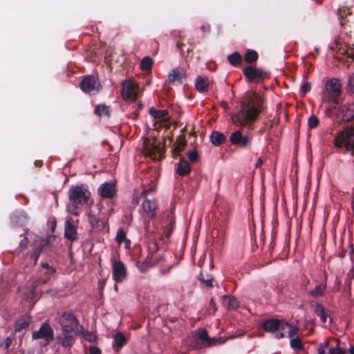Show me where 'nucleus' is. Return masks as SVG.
Listing matches in <instances>:
<instances>
[{
  "label": "nucleus",
  "instance_id": "obj_28",
  "mask_svg": "<svg viewBox=\"0 0 354 354\" xmlns=\"http://www.w3.org/2000/svg\"><path fill=\"white\" fill-rule=\"evenodd\" d=\"M223 305L229 310L236 309L239 304L236 298L233 296L224 295L222 297Z\"/></svg>",
  "mask_w": 354,
  "mask_h": 354
},
{
  "label": "nucleus",
  "instance_id": "obj_63",
  "mask_svg": "<svg viewBox=\"0 0 354 354\" xmlns=\"http://www.w3.org/2000/svg\"><path fill=\"white\" fill-rule=\"evenodd\" d=\"M263 165V160H262V158H258V160H257V162L255 164V168L258 169V168H261V166Z\"/></svg>",
  "mask_w": 354,
  "mask_h": 354
},
{
  "label": "nucleus",
  "instance_id": "obj_56",
  "mask_svg": "<svg viewBox=\"0 0 354 354\" xmlns=\"http://www.w3.org/2000/svg\"><path fill=\"white\" fill-rule=\"evenodd\" d=\"M216 304L213 297L211 298L209 305V310L212 313H214L216 311Z\"/></svg>",
  "mask_w": 354,
  "mask_h": 354
},
{
  "label": "nucleus",
  "instance_id": "obj_38",
  "mask_svg": "<svg viewBox=\"0 0 354 354\" xmlns=\"http://www.w3.org/2000/svg\"><path fill=\"white\" fill-rule=\"evenodd\" d=\"M94 113L97 116L106 115L107 117L110 116V110L109 106L105 104H98L95 106Z\"/></svg>",
  "mask_w": 354,
  "mask_h": 354
},
{
  "label": "nucleus",
  "instance_id": "obj_24",
  "mask_svg": "<svg viewBox=\"0 0 354 354\" xmlns=\"http://www.w3.org/2000/svg\"><path fill=\"white\" fill-rule=\"evenodd\" d=\"M196 89L201 93H205L208 91L209 80L207 77L198 76L195 81Z\"/></svg>",
  "mask_w": 354,
  "mask_h": 354
},
{
  "label": "nucleus",
  "instance_id": "obj_34",
  "mask_svg": "<svg viewBox=\"0 0 354 354\" xmlns=\"http://www.w3.org/2000/svg\"><path fill=\"white\" fill-rule=\"evenodd\" d=\"M30 323V319L29 317H22L17 319L15 322V331L20 332L23 329L28 327Z\"/></svg>",
  "mask_w": 354,
  "mask_h": 354
},
{
  "label": "nucleus",
  "instance_id": "obj_43",
  "mask_svg": "<svg viewBox=\"0 0 354 354\" xmlns=\"http://www.w3.org/2000/svg\"><path fill=\"white\" fill-rule=\"evenodd\" d=\"M290 344L291 348L295 351H302L304 348L301 339L299 337L292 338L290 342Z\"/></svg>",
  "mask_w": 354,
  "mask_h": 354
},
{
  "label": "nucleus",
  "instance_id": "obj_55",
  "mask_svg": "<svg viewBox=\"0 0 354 354\" xmlns=\"http://www.w3.org/2000/svg\"><path fill=\"white\" fill-rule=\"evenodd\" d=\"M41 266L42 268L49 271V274H53L56 272V269L50 266L48 263H41Z\"/></svg>",
  "mask_w": 354,
  "mask_h": 354
},
{
  "label": "nucleus",
  "instance_id": "obj_32",
  "mask_svg": "<svg viewBox=\"0 0 354 354\" xmlns=\"http://www.w3.org/2000/svg\"><path fill=\"white\" fill-rule=\"evenodd\" d=\"M114 346L118 350L127 343L126 336L121 332H118L113 339Z\"/></svg>",
  "mask_w": 354,
  "mask_h": 354
},
{
  "label": "nucleus",
  "instance_id": "obj_17",
  "mask_svg": "<svg viewBox=\"0 0 354 354\" xmlns=\"http://www.w3.org/2000/svg\"><path fill=\"white\" fill-rule=\"evenodd\" d=\"M115 187L112 183H104L98 188L100 196L104 198H111L115 194Z\"/></svg>",
  "mask_w": 354,
  "mask_h": 354
},
{
  "label": "nucleus",
  "instance_id": "obj_54",
  "mask_svg": "<svg viewBox=\"0 0 354 354\" xmlns=\"http://www.w3.org/2000/svg\"><path fill=\"white\" fill-rule=\"evenodd\" d=\"M289 330H288V337H293L295 335H296L299 329L297 326H289Z\"/></svg>",
  "mask_w": 354,
  "mask_h": 354
},
{
  "label": "nucleus",
  "instance_id": "obj_12",
  "mask_svg": "<svg viewBox=\"0 0 354 354\" xmlns=\"http://www.w3.org/2000/svg\"><path fill=\"white\" fill-rule=\"evenodd\" d=\"M112 269H113V278L116 283H120L124 281L127 277V270L122 262L120 261H116L115 259L112 261Z\"/></svg>",
  "mask_w": 354,
  "mask_h": 354
},
{
  "label": "nucleus",
  "instance_id": "obj_50",
  "mask_svg": "<svg viewBox=\"0 0 354 354\" xmlns=\"http://www.w3.org/2000/svg\"><path fill=\"white\" fill-rule=\"evenodd\" d=\"M28 240L26 236H24L19 243V248L15 250V252L20 253L24 249L28 246Z\"/></svg>",
  "mask_w": 354,
  "mask_h": 354
},
{
  "label": "nucleus",
  "instance_id": "obj_45",
  "mask_svg": "<svg viewBox=\"0 0 354 354\" xmlns=\"http://www.w3.org/2000/svg\"><path fill=\"white\" fill-rule=\"evenodd\" d=\"M319 120L317 117L312 115L308 120V125L310 129H315L318 127Z\"/></svg>",
  "mask_w": 354,
  "mask_h": 354
},
{
  "label": "nucleus",
  "instance_id": "obj_27",
  "mask_svg": "<svg viewBox=\"0 0 354 354\" xmlns=\"http://www.w3.org/2000/svg\"><path fill=\"white\" fill-rule=\"evenodd\" d=\"M210 140L213 145L220 146L225 143L227 139L223 133L214 131L210 136Z\"/></svg>",
  "mask_w": 354,
  "mask_h": 354
},
{
  "label": "nucleus",
  "instance_id": "obj_23",
  "mask_svg": "<svg viewBox=\"0 0 354 354\" xmlns=\"http://www.w3.org/2000/svg\"><path fill=\"white\" fill-rule=\"evenodd\" d=\"M175 225V218L173 213H169L167 216V224L164 227V234L167 239H169L174 230Z\"/></svg>",
  "mask_w": 354,
  "mask_h": 354
},
{
  "label": "nucleus",
  "instance_id": "obj_59",
  "mask_svg": "<svg viewBox=\"0 0 354 354\" xmlns=\"http://www.w3.org/2000/svg\"><path fill=\"white\" fill-rule=\"evenodd\" d=\"M89 353L90 354H102L101 350L95 346H89Z\"/></svg>",
  "mask_w": 354,
  "mask_h": 354
},
{
  "label": "nucleus",
  "instance_id": "obj_25",
  "mask_svg": "<svg viewBox=\"0 0 354 354\" xmlns=\"http://www.w3.org/2000/svg\"><path fill=\"white\" fill-rule=\"evenodd\" d=\"M187 145V141L184 136H179L175 142L174 147L172 149V155L174 157L180 156V153L184 150Z\"/></svg>",
  "mask_w": 354,
  "mask_h": 354
},
{
  "label": "nucleus",
  "instance_id": "obj_35",
  "mask_svg": "<svg viewBox=\"0 0 354 354\" xmlns=\"http://www.w3.org/2000/svg\"><path fill=\"white\" fill-rule=\"evenodd\" d=\"M49 245V241L48 239H39L34 242V251L39 252L41 254L44 248Z\"/></svg>",
  "mask_w": 354,
  "mask_h": 354
},
{
  "label": "nucleus",
  "instance_id": "obj_14",
  "mask_svg": "<svg viewBox=\"0 0 354 354\" xmlns=\"http://www.w3.org/2000/svg\"><path fill=\"white\" fill-rule=\"evenodd\" d=\"M337 113L342 115L343 122H350L354 118V104L337 105Z\"/></svg>",
  "mask_w": 354,
  "mask_h": 354
},
{
  "label": "nucleus",
  "instance_id": "obj_6",
  "mask_svg": "<svg viewBox=\"0 0 354 354\" xmlns=\"http://www.w3.org/2000/svg\"><path fill=\"white\" fill-rule=\"evenodd\" d=\"M243 74L247 82H263L265 79L269 78L270 73L261 68H255L252 66H247L243 69Z\"/></svg>",
  "mask_w": 354,
  "mask_h": 354
},
{
  "label": "nucleus",
  "instance_id": "obj_44",
  "mask_svg": "<svg viewBox=\"0 0 354 354\" xmlns=\"http://www.w3.org/2000/svg\"><path fill=\"white\" fill-rule=\"evenodd\" d=\"M198 280L201 281L202 283H205L206 286L207 287H212L213 286V277H209L207 274H205L204 273L201 272L198 275Z\"/></svg>",
  "mask_w": 354,
  "mask_h": 354
},
{
  "label": "nucleus",
  "instance_id": "obj_58",
  "mask_svg": "<svg viewBox=\"0 0 354 354\" xmlns=\"http://www.w3.org/2000/svg\"><path fill=\"white\" fill-rule=\"evenodd\" d=\"M328 354H344V351L337 347L331 348Z\"/></svg>",
  "mask_w": 354,
  "mask_h": 354
},
{
  "label": "nucleus",
  "instance_id": "obj_47",
  "mask_svg": "<svg viewBox=\"0 0 354 354\" xmlns=\"http://www.w3.org/2000/svg\"><path fill=\"white\" fill-rule=\"evenodd\" d=\"M347 91L351 95L354 96V75L350 76L348 78Z\"/></svg>",
  "mask_w": 354,
  "mask_h": 354
},
{
  "label": "nucleus",
  "instance_id": "obj_26",
  "mask_svg": "<svg viewBox=\"0 0 354 354\" xmlns=\"http://www.w3.org/2000/svg\"><path fill=\"white\" fill-rule=\"evenodd\" d=\"M190 171L191 167L189 162L186 160L182 158L178 164L176 173L180 176H185L188 175Z\"/></svg>",
  "mask_w": 354,
  "mask_h": 354
},
{
  "label": "nucleus",
  "instance_id": "obj_53",
  "mask_svg": "<svg viewBox=\"0 0 354 354\" xmlns=\"http://www.w3.org/2000/svg\"><path fill=\"white\" fill-rule=\"evenodd\" d=\"M335 110L337 111V104H334V106H328V108H326V110H325V115L327 117L330 118V117L333 116V111Z\"/></svg>",
  "mask_w": 354,
  "mask_h": 354
},
{
  "label": "nucleus",
  "instance_id": "obj_10",
  "mask_svg": "<svg viewBox=\"0 0 354 354\" xmlns=\"http://www.w3.org/2000/svg\"><path fill=\"white\" fill-rule=\"evenodd\" d=\"M80 86L83 92L90 95L97 93L100 88V84L97 82L93 75L84 76L80 82Z\"/></svg>",
  "mask_w": 354,
  "mask_h": 354
},
{
  "label": "nucleus",
  "instance_id": "obj_31",
  "mask_svg": "<svg viewBox=\"0 0 354 354\" xmlns=\"http://www.w3.org/2000/svg\"><path fill=\"white\" fill-rule=\"evenodd\" d=\"M314 313L320 318L322 323L325 324L327 321L328 315L325 311L324 306L319 303H317L314 307Z\"/></svg>",
  "mask_w": 354,
  "mask_h": 354
},
{
  "label": "nucleus",
  "instance_id": "obj_49",
  "mask_svg": "<svg viewBox=\"0 0 354 354\" xmlns=\"http://www.w3.org/2000/svg\"><path fill=\"white\" fill-rule=\"evenodd\" d=\"M187 156L192 162H196L199 158V155L196 150L189 151L187 153Z\"/></svg>",
  "mask_w": 354,
  "mask_h": 354
},
{
  "label": "nucleus",
  "instance_id": "obj_2",
  "mask_svg": "<svg viewBox=\"0 0 354 354\" xmlns=\"http://www.w3.org/2000/svg\"><path fill=\"white\" fill-rule=\"evenodd\" d=\"M90 197L91 192L86 185L81 184L71 186L68 191L70 203L67 206L68 212L74 216H78V209L88 203Z\"/></svg>",
  "mask_w": 354,
  "mask_h": 354
},
{
  "label": "nucleus",
  "instance_id": "obj_64",
  "mask_svg": "<svg viewBox=\"0 0 354 354\" xmlns=\"http://www.w3.org/2000/svg\"><path fill=\"white\" fill-rule=\"evenodd\" d=\"M152 191L151 189H145L142 191V195L144 196V197H147V194L151 192Z\"/></svg>",
  "mask_w": 354,
  "mask_h": 354
},
{
  "label": "nucleus",
  "instance_id": "obj_9",
  "mask_svg": "<svg viewBox=\"0 0 354 354\" xmlns=\"http://www.w3.org/2000/svg\"><path fill=\"white\" fill-rule=\"evenodd\" d=\"M253 136L250 133L243 135L240 130L232 132L230 136V141L233 145L241 149H247L252 145Z\"/></svg>",
  "mask_w": 354,
  "mask_h": 354
},
{
  "label": "nucleus",
  "instance_id": "obj_1",
  "mask_svg": "<svg viewBox=\"0 0 354 354\" xmlns=\"http://www.w3.org/2000/svg\"><path fill=\"white\" fill-rule=\"evenodd\" d=\"M263 109V101L259 96L249 95L241 102L240 110L233 115V122L242 127L252 124Z\"/></svg>",
  "mask_w": 354,
  "mask_h": 354
},
{
  "label": "nucleus",
  "instance_id": "obj_36",
  "mask_svg": "<svg viewBox=\"0 0 354 354\" xmlns=\"http://www.w3.org/2000/svg\"><path fill=\"white\" fill-rule=\"evenodd\" d=\"M259 55L257 51L252 49H248L244 55V60L248 64H252L257 61Z\"/></svg>",
  "mask_w": 354,
  "mask_h": 354
},
{
  "label": "nucleus",
  "instance_id": "obj_18",
  "mask_svg": "<svg viewBox=\"0 0 354 354\" xmlns=\"http://www.w3.org/2000/svg\"><path fill=\"white\" fill-rule=\"evenodd\" d=\"M183 78H185V73L183 69L178 68L172 69L168 75V80L173 85L181 84Z\"/></svg>",
  "mask_w": 354,
  "mask_h": 354
},
{
  "label": "nucleus",
  "instance_id": "obj_30",
  "mask_svg": "<svg viewBox=\"0 0 354 354\" xmlns=\"http://www.w3.org/2000/svg\"><path fill=\"white\" fill-rule=\"evenodd\" d=\"M201 341L202 343L207 346L212 345V339L209 337L207 332L205 329H200L196 335V342Z\"/></svg>",
  "mask_w": 354,
  "mask_h": 354
},
{
  "label": "nucleus",
  "instance_id": "obj_33",
  "mask_svg": "<svg viewBox=\"0 0 354 354\" xmlns=\"http://www.w3.org/2000/svg\"><path fill=\"white\" fill-rule=\"evenodd\" d=\"M149 113L154 119L162 120L168 115V111L166 109H156L154 107H151L149 109Z\"/></svg>",
  "mask_w": 354,
  "mask_h": 354
},
{
  "label": "nucleus",
  "instance_id": "obj_51",
  "mask_svg": "<svg viewBox=\"0 0 354 354\" xmlns=\"http://www.w3.org/2000/svg\"><path fill=\"white\" fill-rule=\"evenodd\" d=\"M12 343V339L10 337H7L4 341L0 343V348H3V350L7 351Z\"/></svg>",
  "mask_w": 354,
  "mask_h": 354
},
{
  "label": "nucleus",
  "instance_id": "obj_57",
  "mask_svg": "<svg viewBox=\"0 0 354 354\" xmlns=\"http://www.w3.org/2000/svg\"><path fill=\"white\" fill-rule=\"evenodd\" d=\"M329 345L328 342H324V343H321L319 346H318V354H326L325 353V348L326 347H328Z\"/></svg>",
  "mask_w": 354,
  "mask_h": 354
},
{
  "label": "nucleus",
  "instance_id": "obj_60",
  "mask_svg": "<svg viewBox=\"0 0 354 354\" xmlns=\"http://www.w3.org/2000/svg\"><path fill=\"white\" fill-rule=\"evenodd\" d=\"M279 330H284L286 328H288L290 326V324L288 322H283L282 320H279Z\"/></svg>",
  "mask_w": 354,
  "mask_h": 354
},
{
  "label": "nucleus",
  "instance_id": "obj_40",
  "mask_svg": "<svg viewBox=\"0 0 354 354\" xmlns=\"http://www.w3.org/2000/svg\"><path fill=\"white\" fill-rule=\"evenodd\" d=\"M79 330V334H81L86 341L89 342H93L97 339V337L95 335H93L91 332L85 330L82 326L80 327Z\"/></svg>",
  "mask_w": 354,
  "mask_h": 354
},
{
  "label": "nucleus",
  "instance_id": "obj_48",
  "mask_svg": "<svg viewBox=\"0 0 354 354\" xmlns=\"http://www.w3.org/2000/svg\"><path fill=\"white\" fill-rule=\"evenodd\" d=\"M311 84L308 82H304L300 88V95L302 97H304L306 94L310 91Z\"/></svg>",
  "mask_w": 354,
  "mask_h": 354
},
{
  "label": "nucleus",
  "instance_id": "obj_7",
  "mask_svg": "<svg viewBox=\"0 0 354 354\" xmlns=\"http://www.w3.org/2000/svg\"><path fill=\"white\" fill-rule=\"evenodd\" d=\"M325 90L332 98L331 101L333 104L339 105V97L342 94V84L340 80L335 77L328 79L325 84Z\"/></svg>",
  "mask_w": 354,
  "mask_h": 354
},
{
  "label": "nucleus",
  "instance_id": "obj_15",
  "mask_svg": "<svg viewBox=\"0 0 354 354\" xmlns=\"http://www.w3.org/2000/svg\"><path fill=\"white\" fill-rule=\"evenodd\" d=\"M142 207L145 212V217L149 220L153 219L155 218L157 208V204L156 200H149L145 198V201L142 203Z\"/></svg>",
  "mask_w": 354,
  "mask_h": 354
},
{
  "label": "nucleus",
  "instance_id": "obj_29",
  "mask_svg": "<svg viewBox=\"0 0 354 354\" xmlns=\"http://www.w3.org/2000/svg\"><path fill=\"white\" fill-rule=\"evenodd\" d=\"M326 283H320L315 286V288L310 290L309 295L315 298L322 297L326 290Z\"/></svg>",
  "mask_w": 354,
  "mask_h": 354
},
{
  "label": "nucleus",
  "instance_id": "obj_8",
  "mask_svg": "<svg viewBox=\"0 0 354 354\" xmlns=\"http://www.w3.org/2000/svg\"><path fill=\"white\" fill-rule=\"evenodd\" d=\"M68 326L61 328V334L57 335V339L64 348L71 347L76 341V337L79 334L77 329H69Z\"/></svg>",
  "mask_w": 354,
  "mask_h": 354
},
{
  "label": "nucleus",
  "instance_id": "obj_46",
  "mask_svg": "<svg viewBox=\"0 0 354 354\" xmlns=\"http://www.w3.org/2000/svg\"><path fill=\"white\" fill-rule=\"evenodd\" d=\"M136 267L142 273H145L147 272L148 269L149 268H151L147 263V258L145 259V261H137L136 262Z\"/></svg>",
  "mask_w": 354,
  "mask_h": 354
},
{
  "label": "nucleus",
  "instance_id": "obj_61",
  "mask_svg": "<svg viewBox=\"0 0 354 354\" xmlns=\"http://www.w3.org/2000/svg\"><path fill=\"white\" fill-rule=\"evenodd\" d=\"M201 29L204 32H209L211 30V26L209 24H204L201 26Z\"/></svg>",
  "mask_w": 354,
  "mask_h": 354
},
{
  "label": "nucleus",
  "instance_id": "obj_21",
  "mask_svg": "<svg viewBox=\"0 0 354 354\" xmlns=\"http://www.w3.org/2000/svg\"><path fill=\"white\" fill-rule=\"evenodd\" d=\"M88 221L92 228L96 230H103L105 227L104 221L94 215L91 211L88 214Z\"/></svg>",
  "mask_w": 354,
  "mask_h": 354
},
{
  "label": "nucleus",
  "instance_id": "obj_39",
  "mask_svg": "<svg viewBox=\"0 0 354 354\" xmlns=\"http://www.w3.org/2000/svg\"><path fill=\"white\" fill-rule=\"evenodd\" d=\"M115 239L118 243H125L126 248H129L131 244L129 239H127L126 232L122 230H120L116 234Z\"/></svg>",
  "mask_w": 354,
  "mask_h": 354
},
{
  "label": "nucleus",
  "instance_id": "obj_19",
  "mask_svg": "<svg viewBox=\"0 0 354 354\" xmlns=\"http://www.w3.org/2000/svg\"><path fill=\"white\" fill-rule=\"evenodd\" d=\"M64 237L71 242L76 241L79 239L77 230L70 221L65 222Z\"/></svg>",
  "mask_w": 354,
  "mask_h": 354
},
{
  "label": "nucleus",
  "instance_id": "obj_22",
  "mask_svg": "<svg viewBox=\"0 0 354 354\" xmlns=\"http://www.w3.org/2000/svg\"><path fill=\"white\" fill-rule=\"evenodd\" d=\"M144 151L146 156L153 159H156L157 153L161 156L162 153V149L158 146L155 145H149L146 142H145Z\"/></svg>",
  "mask_w": 354,
  "mask_h": 354
},
{
  "label": "nucleus",
  "instance_id": "obj_37",
  "mask_svg": "<svg viewBox=\"0 0 354 354\" xmlns=\"http://www.w3.org/2000/svg\"><path fill=\"white\" fill-rule=\"evenodd\" d=\"M227 61L233 66H238L242 62V56L238 52H234L232 54L227 55Z\"/></svg>",
  "mask_w": 354,
  "mask_h": 354
},
{
  "label": "nucleus",
  "instance_id": "obj_16",
  "mask_svg": "<svg viewBox=\"0 0 354 354\" xmlns=\"http://www.w3.org/2000/svg\"><path fill=\"white\" fill-rule=\"evenodd\" d=\"M122 86L121 95L123 99L129 100L136 97L137 93L135 91V86L131 80H126L123 81Z\"/></svg>",
  "mask_w": 354,
  "mask_h": 354
},
{
  "label": "nucleus",
  "instance_id": "obj_20",
  "mask_svg": "<svg viewBox=\"0 0 354 354\" xmlns=\"http://www.w3.org/2000/svg\"><path fill=\"white\" fill-rule=\"evenodd\" d=\"M279 319H269L264 320L261 326V328L266 332L275 333L279 330Z\"/></svg>",
  "mask_w": 354,
  "mask_h": 354
},
{
  "label": "nucleus",
  "instance_id": "obj_5",
  "mask_svg": "<svg viewBox=\"0 0 354 354\" xmlns=\"http://www.w3.org/2000/svg\"><path fill=\"white\" fill-rule=\"evenodd\" d=\"M54 330L48 322H44L39 330L33 331L32 339L33 340L42 339V346H47L54 340Z\"/></svg>",
  "mask_w": 354,
  "mask_h": 354
},
{
  "label": "nucleus",
  "instance_id": "obj_62",
  "mask_svg": "<svg viewBox=\"0 0 354 354\" xmlns=\"http://www.w3.org/2000/svg\"><path fill=\"white\" fill-rule=\"evenodd\" d=\"M350 257L351 261L354 263V245H351V248L350 251Z\"/></svg>",
  "mask_w": 354,
  "mask_h": 354
},
{
  "label": "nucleus",
  "instance_id": "obj_4",
  "mask_svg": "<svg viewBox=\"0 0 354 354\" xmlns=\"http://www.w3.org/2000/svg\"><path fill=\"white\" fill-rule=\"evenodd\" d=\"M44 274L46 276V278H40L32 283L30 291L27 295V299L30 302L35 304L44 292H48V290H44L41 286L50 280V277L52 274H49V271L47 270Z\"/></svg>",
  "mask_w": 354,
  "mask_h": 354
},
{
  "label": "nucleus",
  "instance_id": "obj_41",
  "mask_svg": "<svg viewBox=\"0 0 354 354\" xmlns=\"http://www.w3.org/2000/svg\"><path fill=\"white\" fill-rule=\"evenodd\" d=\"M153 65V60L152 59L149 57L146 56L140 62V68L142 71H147L151 69Z\"/></svg>",
  "mask_w": 354,
  "mask_h": 354
},
{
  "label": "nucleus",
  "instance_id": "obj_42",
  "mask_svg": "<svg viewBox=\"0 0 354 354\" xmlns=\"http://www.w3.org/2000/svg\"><path fill=\"white\" fill-rule=\"evenodd\" d=\"M339 54L345 56L348 58H351L352 60L354 59V44L352 46L347 47L346 48H340Z\"/></svg>",
  "mask_w": 354,
  "mask_h": 354
},
{
  "label": "nucleus",
  "instance_id": "obj_11",
  "mask_svg": "<svg viewBox=\"0 0 354 354\" xmlns=\"http://www.w3.org/2000/svg\"><path fill=\"white\" fill-rule=\"evenodd\" d=\"M59 323L61 328L68 326L69 329H77L82 326L77 317L71 311H65L61 315Z\"/></svg>",
  "mask_w": 354,
  "mask_h": 354
},
{
  "label": "nucleus",
  "instance_id": "obj_13",
  "mask_svg": "<svg viewBox=\"0 0 354 354\" xmlns=\"http://www.w3.org/2000/svg\"><path fill=\"white\" fill-rule=\"evenodd\" d=\"M157 250L158 247L155 243L151 244L149 247V251L147 256V263L151 267H154L165 260L162 255L155 254Z\"/></svg>",
  "mask_w": 354,
  "mask_h": 354
},
{
  "label": "nucleus",
  "instance_id": "obj_52",
  "mask_svg": "<svg viewBox=\"0 0 354 354\" xmlns=\"http://www.w3.org/2000/svg\"><path fill=\"white\" fill-rule=\"evenodd\" d=\"M41 254L39 253V252H35L33 250V252L31 253L30 256V259L31 261V264L32 266H35L37 263V260Z\"/></svg>",
  "mask_w": 354,
  "mask_h": 354
},
{
  "label": "nucleus",
  "instance_id": "obj_3",
  "mask_svg": "<svg viewBox=\"0 0 354 354\" xmlns=\"http://www.w3.org/2000/svg\"><path fill=\"white\" fill-rule=\"evenodd\" d=\"M333 146L339 153H354V125L345 127L336 133L333 140Z\"/></svg>",
  "mask_w": 354,
  "mask_h": 354
}]
</instances>
